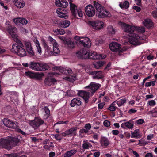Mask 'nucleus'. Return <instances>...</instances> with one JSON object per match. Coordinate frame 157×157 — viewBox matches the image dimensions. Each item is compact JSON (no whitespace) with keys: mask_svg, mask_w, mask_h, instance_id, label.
I'll return each mask as SVG.
<instances>
[{"mask_svg":"<svg viewBox=\"0 0 157 157\" xmlns=\"http://www.w3.org/2000/svg\"><path fill=\"white\" fill-rule=\"evenodd\" d=\"M133 123V120H130L126 122V127L129 129H132L134 126Z\"/></svg>","mask_w":157,"mask_h":157,"instance_id":"obj_31","label":"nucleus"},{"mask_svg":"<svg viewBox=\"0 0 157 157\" xmlns=\"http://www.w3.org/2000/svg\"><path fill=\"white\" fill-rule=\"evenodd\" d=\"M76 54L80 55L82 58H88L93 60L102 59L106 57L105 55L103 56L102 54H98L97 52H94L87 51L84 49L78 52Z\"/></svg>","mask_w":157,"mask_h":157,"instance_id":"obj_2","label":"nucleus"},{"mask_svg":"<svg viewBox=\"0 0 157 157\" xmlns=\"http://www.w3.org/2000/svg\"><path fill=\"white\" fill-rule=\"evenodd\" d=\"M55 3L56 6L63 8L67 7L68 5L66 0H55Z\"/></svg>","mask_w":157,"mask_h":157,"instance_id":"obj_16","label":"nucleus"},{"mask_svg":"<svg viewBox=\"0 0 157 157\" xmlns=\"http://www.w3.org/2000/svg\"><path fill=\"white\" fill-rule=\"evenodd\" d=\"M83 143L82 144V147L84 149H88V142L83 141Z\"/></svg>","mask_w":157,"mask_h":157,"instance_id":"obj_49","label":"nucleus"},{"mask_svg":"<svg viewBox=\"0 0 157 157\" xmlns=\"http://www.w3.org/2000/svg\"><path fill=\"white\" fill-rule=\"evenodd\" d=\"M9 138V142L10 146L11 147V149L13 147L16 146H18L19 143L20 141V140L17 137H10Z\"/></svg>","mask_w":157,"mask_h":157,"instance_id":"obj_14","label":"nucleus"},{"mask_svg":"<svg viewBox=\"0 0 157 157\" xmlns=\"http://www.w3.org/2000/svg\"><path fill=\"white\" fill-rule=\"evenodd\" d=\"M24 45L26 47L27 52L28 53L29 56H34V53L32 49L30 43L29 42L25 41Z\"/></svg>","mask_w":157,"mask_h":157,"instance_id":"obj_15","label":"nucleus"},{"mask_svg":"<svg viewBox=\"0 0 157 157\" xmlns=\"http://www.w3.org/2000/svg\"><path fill=\"white\" fill-rule=\"evenodd\" d=\"M78 95L83 98L85 103H87L88 102L90 95L89 92L80 90L78 91Z\"/></svg>","mask_w":157,"mask_h":157,"instance_id":"obj_13","label":"nucleus"},{"mask_svg":"<svg viewBox=\"0 0 157 157\" xmlns=\"http://www.w3.org/2000/svg\"><path fill=\"white\" fill-rule=\"evenodd\" d=\"M137 112V110L134 109L133 108L130 109L128 112V113L129 114H132L134 113Z\"/></svg>","mask_w":157,"mask_h":157,"instance_id":"obj_52","label":"nucleus"},{"mask_svg":"<svg viewBox=\"0 0 157 157\" xmlns=\"http://www.w3.org/2000/svg\"><path fill=\"white\" fill-rule=\"evenodd\" d=\"M147 103L150 106H154L156 104V102L154 100H151L148 101Z\"/></svg>","mask_w":157,"mask_h":157,"instance_id":"obj_48","label":"nucleus"},{"mask_svg":"<svg viewBox=\"0 0 157 157\" xmlns=\"http://www.w3.org/2000/svg\"><path fill=\"white\" fill-rule=\"evenodd\" d=\"M7 157H17V153H13L10 154H6Z\"/></svg>","mask_w":157,"mask_h":157,"instance_id":"obj_47","label":"nucleus"},{"mask_svg":"<svg viewBox=\"0 0 157 157\" xmlns=\"http://www.w3.org/2000/svg\"><path fill=\"white\" fill-rule=\"evenodd\" d=\"M65 72H64V74H71V73L72 72V71L71 69H65Z\"/></svg>","mask_w":157,"mask_h":157,"instance_id":"obj_53","label":"nucleus"},{"mask_svg":"<svg viewBox=\"0 0 157 157\" xmlns=\"http://www.w3.org/2000/svg\"><path fill=\"white\" fill-rule=\"evenodd\" d=\"M118 24L122 27H124L125 31L128 33V36L130 37L129 41L132 44L138 45L140 44L141 43L140 41L141 40L140 37L138 34H136L135 32L137 30L141 33H143L145 32V29L144 28H138L134 26H131L124 22L120 21Z\"/></svg>","mask_w":157,"mask_h":157,"instance_id":"obj_1","label":"nucleus"},{"mask_svg":"<svg viewBox=\"0 0 157 157\" xmlns=\"http://www.w3.org/2000/svg\"><path fill=\"white\" fill-rule=\"evenodd\" d=\"M36 46L37 48V51L40 54L41 53V47H40V44L38 45H36Z\"/></svg>","mask_w":157,"mask_h":157,"instance_id":"obj_59","label":"nucleus"},{"mask_svg":"<svg viewBox=\"0 0 157 157\" xmlns=\"http://www.w3.org/2000/svg\"><path fill=\"white\" fill-rule=\"evenodd\" d=\"M121 45L116 42H113L109 45V47L112 51L114 52H117L121 51Z\"/></svg>","mask_w":157,"mask_h":157,"instance_id":"obj_12","label":"nucleus"},{"mask_svg":"<svg viewBox=\"0 0 157 157\" xmlns=\"http://www.w3.org/2000/svg\"><path fill=\"white\" fill-rule=\"evenodd\" d=\"M143 23L144 26L147 28L150 29L154 26V24L152 21L150 19H146L144 20Z\"/></svg>","mask_w":157,"mask_h":157,"instance_id":"obj_22","label":"nucleus"},{"mask_svg":"<svg viewBox=\"0 0 157 157\" xmlns=\"http://www.w3.org/2000/svg\"><path fill=\"white\" fill-rule=\"evenodd\" d=\"M77 129L78 128L77 127H74L66 131L67 136L71 137L76 136V131Z\"/></svg>","mask_w":157,"mask_h":157,"instance_id":"obj_19","label":"nucleus"},{"mask_svg":"<svg viewBox=\"0 0 157 157\" xmlns=\"http://www.w3.org/2000/svg\"><path fill=\"white\" fill-rule=\"evenodd\" d=\"M59 34L61 35H63L65 33V32L64 30L62 29H59Z\"/></svg>","mask_w":157,"mask_h":157,"instance_id":"obj_58","label":"nucleus"},{"mask_svg":"<svg viewBox=\"0 0 157 157\" xmlns=\"http://www.w3.org/2000/svg\"><path fill=\"white\" fill-rule=\"evenodd\" d=\"M154 58V56L153 55H149L147 56V59L148 60H151L153 59Z\"/></svg>","mask_w":157,"mask_h":157,"instance_id":"obj_61","label":"nucleus"},{"mask_svg":"<svg viewBox=\"0 0 157 157\" xmlns=\"http://www.w3.org/2000/svg\"><path fill=\"white\" fill-rule=\"evenodd\" d=\"M79 17H83V14L81 8H79L78 11H77V14Z\"/></svg>","mask_w":157,"mask_h":157,"instance_id":"obj_46","label":"nucleus"},{"mask_svg":"<svg viewBox=\"0 0 157 157\" xmlns=\"http://www.w3.org/2000/svg\"><path fill=\"white\" fill-rule=\"evenodd\" d=\"M75 39L79 40L80 44L84 47H89L90 46V41L89 39L87 37L80 38L78 36H76Z\"/></svg>","mask_w":157,"mask_h":157,"instance_id":"obj_7","label":"nucleus"},{"mask_svg":"<svg viewBox=\"0 0 157 157\" xmlns=\"http://www.w3.org/2000/svg\"><path fill=\"white\" fill-rule=\"evenodd\" d=\"M56 12H61L63 13H66L68 14L67 11L64 8H58L56 10Z\"/></svg>","mask_w":157,"mask_h":157,"instance_id":"obj_44","label":"nucleus"},{"mask_svg":"<svg viewBox=\"0 0 157 157\" xmlns=\"http://www.w3.org/2000/svg\"><path fill=\"white\" fill-rule=\"evenodd\" d=\"M10 145L9 138L8 140L3 138L0 139V147L10 150L11 149V147Z\"/></svg>","mask_w":157,"mask_h":157,"instance_id":"obj_11","label":"nucleus"},{"mask_svg":"<svg viewBox=\"0 0 157 157\" xmlns=\"http://www.w3.org/2000/svg\"><path fill=\"white\" fill-rule=\"evenodd\" d=\"M116 102H113V103L111 104L109 107V110L111 111H115L116 109V107L115 106Z\"/></svg>","mask_w":157,"mask_h":157,"instance_id":"obj_40","label":"nucleus"},{"mask_svg":"<svg viewBox=\"0 0 157 157\" xmlns=\"http://www.w3.org/2000/svg\"><path fill=\"white\" fill-rule=\"evenodd\" d=\"M100 155V152L99 151L96 152H95L93 155L95 157H99Z\"/></svg>","mask_w":157,"mask_h":157,"instance_id":"obj_62","label":"nucleus"},{"mask_svg":"<svg viewBox=\"0 0 157 157\" xmlns=\"http://www.w3.org/2000/svg\"><path fill=\"white\" fill-rule=\"evenodd\" d=\"M115 29L113 28L112 26H109V36L110 35L112 36L115 34Z\"/></svg>","mask_w":157,"mask_h":157,"instance_id":"obj_35","label":"nucleus"},{"mask_svg":"<svg viewBox=\"0 0 157 157\" xmlns=\"http://www.w3.org/2000/svg\"><path fill=\"white\" fill-rule=\"evenodd\" d=\"M33 122V125L37 127H39L44 123V121L40 118L36 119Z\"/></svg>","mask_w":157,"mask_h":157,"instance_id":"obj_27","label":"nucleus"},{"mask_svg":"<svg viewBox=\"0 0 157 157\" xmlns=\"http://www.w3.org/2000/svg\"><path fill=\"white\" fill-rule=\"evenodd\" d=\"M126 102V100L125 98H124L118 101L117 102V104L119 107H120L122 105Z\"/></svg>","mask_w":157,"mask_h":157,"instance_id":"obj_41","label":"nucleus"},{"mask_svg":"<svg viewBox=\"0 0 157 157\" xmlns=\"http://www.w3.org/2000/svg\"><path fill=\"white\" fill-rule=\"evenodd\" d=\"M35 73L33 72L30 71L25 72V74L26 76L33 79H34Z\"/></svg>","mask_w":157,"mask_h":157,"instance_id":"obj_38","label":"nucleus"},{"mask_svg":"<svg viewBox=\"0 0 157 157\" xmlns=\"http://www.w3.org/2000/svg\"><path fill=\"white\" fill-rule=\"evenodd\" d=\"M57 81L55 78L51 77H47L45 78L44 80V85L45 86L53 85Z\"/></svg>","mask_w":157,"mask_h":157,"instance_id":"obj_17","label":"nucleus"},{"mask_svg":"<svg viewBox=\"0 0 157 157\" xmlns=\"http://www.w3.org/2000/svg\"><path fill=\"white\" fill-rule=\"evenodd\" d=\"M43 109L44 110V111L46 113V115H44V117H46V118H45V119L46 120L48 117H49L50 115V111L49 108L47 106L44 107L43 108Z\"/></svg>","mask_w":157,"mask_h":157,"instance_id":"obj_32","label":"nucleus"},{"mask_svg":"<svg viewBox=\"0 0 157 157\" xmlns=\"http://www.w3.org/2000/svg\"><path fill=\"white\" fill-rule=\"evenodd\" d=\"M85 11L86 15L89 17L94 16L95 11L94 6L91 4L87 6L85 8Z\"/></svg>","mask_w":157,"mask_h":157,"instance_id":"obj_8","label":"nucleus"},{"mask_svg":"<svg viewBox=\"0 0 157 157\" xmlns=\"http://www.w3.org/2000/svg\"><path fill=\"white\" fill-rule=\"evenodd\" d=\"M119 6L122 9H123L124 7L125 9H127L129 7V3L128 1H125L124 2L123 4L122 3H120L119 4Z\"/></svg>","mask_w":157,"mask_h":157,"instance_id":"obj_37","label":"nucleus"},{"mask_svg":"<svg viewBox=\"0 0 157 157\" xmlns=\"http://www.w3.org/2000/svg\"><path fill=\"white\" fill-rule=\"evenodd\" d=\"M44 75L43 74H39L38 73H35V76L34 79L37 80H41L42 79V76Z\"/></svg>","mask_w":157,"mask_h":157,"instance_id":"obj_42","label":"nucleus"},{"mask_svg":"<svg viewBox=\"0 0 157 157\" xmlns=\"http://www.w3.org/2000/svg\"><path fill=\"white\" fill-rule=\"evenodd\" d=\"M24 45L21 41L20 43L13 44L12 46L11 51L21 57H23L26 55L25 49L23 48Z\"/></svg>","mask_w":157,"mask_h":157,"instance_id":"obj_4","label":"nucleus"},{"mask_svg":"<svg viewBox=\"0 0 157 157\" xmlns=\"http://www.w3.org/2000/svg\"><path fill=\"white\" fill-rule=\"evenodd\" d=\"M7 31L11 37L13 38L14 41L17 43H19L21 42V41L17 38L18 36L16 34L17 28L16 27L10 26L8 27L7 29Z\"/></svg>","mask_w":157,"mask_h":157,"instance_id":"obj_6","label":"nucleus"},{"mask_svg":"<svg viewBox=\"0 0 157 157\" xmlns=\"http://www.w3.org/2000/svg\"><path fill=\"white\" fill-rule=\"evenodd\" d=\"M34 61H31L29 63H22V65L24 67H29L30 69L33 70V66L32 65V64H34Z\"/></svg>","mask_w":157,"mask_h":157,"instance_id":"obj_34","label":"nucleus"},{"mask_svg":"<svg viewBox=\"0 0 157 157\" xmlns=\"http://www.w3.org/2000/svg\"><path fill=\"white\" fill-rule=\"evenodd\" d=\"M68 122V121H60L58 122H57L56 124H67Z\"/></svg>","mask_w":157,"mask_h":157,"instance_id":"obj_57","label":"nucleus"},{"mask_svg":"<svg viewBox=\"0 0 157 157\" xmlns=\"http://www.w3.org/2000/svg\"><path fill=\"white\" fill-rule=\"evenodd\" d=\"M14 22L16 24L19 23L23 25H25L27 23V20L24 18H18L14 19Z\"/></svg>","mask_w":157,"mask_h":157,"instance_id":"obj_26","label":"nucleus"},{"mask_svg":"<svg viewBox=\"0 0 157 157\" xmlns=\"http://www.w3.org/2000/svg\"><path fill=\"white\" fill-rule=\"evenodd\" d=\"M85 128L88 131L91 128V126L90 124H86L85 126Z\"/></svg>","mask_w":157,"mask_h":157,"instance_id":"obj_54","label":"nucleus"},{"mask_svg":"<svg viewBox=\"0 0 157 157\" xmlns=\"http://www.w3.org/2000/svg\"><path fill=\"white\" fill-rule=\"evenodd\" d=\"M49 52L50 55L56 56L59 54L60 51L58 48V45L56 41L53 44V51H50Z\"/></svg>","mask_w":157,"mask_h":157,"instance_id":"obj_18","label":"nucleus"},{"mask_svg":"<svg viewBox=\"0 0 157 157\" xmlns=\"http://www.w3.org/2000/svg\"><path fill=\"white\" fill-rule=\"evenodd\" d=\"M90 73L94 75L93 76L94 79H100L103 77V73L100 71H92Z\"/></svg>","mask_w":157,"mask_h":157,"instance_id":"obj_20","label":"nucleus"},{"mask_svg":"<svg viewBox=\"0 0 157 157\" xmlns=\"http://www.w3.org/2000/svg\"><path fill=\"white\" fill-rule=\"evenodd\" d=\"M55 155V153L54 152H51L49 153V157H54Z\"/></svg>","mask_w":157,"mask_h":157,"instance_id":"obj_63","label":"nucleus"},{"mask_svg":"<svg viewBox=\"0 0 157 157\" xmlns=\"http://www.w3.org/2000/svg\"><path fill=\"white\" fill-rule=\"evenodd\" d=\"M86 87L89 88L92 91L91 93H94L99 88L98 85L96 83H91L90 86H87Z\"/></svg>","mask_w":157,"mask_h":157,"instance_id":"obj_24","label":"nucleus"},{"mask_svg":"<svg viewBox=\"0 0 157 157\" xmlns=\"http://www.w3.org/2000/svg\"><path fill=\"white\" fill-rule=\"evenodd\" d=\"M136 123L137 124L141 125L145 123L144 120L143 119H140L136 121Z\"/></svg>","mask_w":157,"mask_h":157,"instance_id":"obj_45","label":"nucleus"},{"mask_svg":"<svg viewBox=\"0 0 157 157\" xmlns=\"http://www.w3.org/2000/svg\"><path fill=\"white\" fill-rule=\"evenodd\" d=\"M81 99L79 98H75L71 101L70 105L71 107H74L75 106H79L81 104Z\"/></svg>","mask_w":157,"mask_h":157,"instance_id":"obj_21","label":"nucleus"},{"mask_svg":"<svg viewBox=\"0 0 157 157\" xmlns=\"http://www.w3.org/2000/svg\"><path fill=\"white\" fill-rule=\"evenodd\" d=\"M100 143L102 146H107L108 145V139L105 137H102L100 140Z\"/></svg>","mask_w":157,"mask_h":157,"instance_id":"obj_30","label":"nucleus"},{"mask_svg":"<svg viewBox=\"0 0 157 157\" xmlns=\"http://www.w3.org/2000/svg\"><path fill=\"white\" fill-rule=\"evenodd\" d=\"M70 10L72 14L75 17H76L77 15V11L78 10L77 6L72 2L70 3Z\"/></svg>","mask_w":157,"mask_h":157,"instance_id":"obj_23","label":"nucleus"},{"mask_svg":"<svg viewBox=\"0 0 157 157\" xmlns=\"http://www.w3.org/2000/svg\"><path fill=\"white\" fill-rule=\"evenodd\" d=\"M94 6L96 10V15L99 18L106 17L108 11L101 5L96 1H94Z\"/></svg>","mask_w":157,"mask_h":157,"instance_id":"obj_3","label":"nucleus"},{"mask_svg":"<svg viewBox=\"0 0 157 157\" xmlns=\"http://www.w3.org/2000/svg\"><path fill=\"white\" fill-rule=\"evenodd\" d=\"M77 152V150L72 149L68 151L64 155V157H70L75 154Z\"/></svg>","mask_w":157,"mask_h":157,"instance_id":"obj_28","label":"nucleus"},{"mask_svg":"<svg viewBox=\"0 0 157 157\" xmlns=\"http://www.w3.org/2000/svg\"><path fill=\"white\" fill-rule=\"evenodd\" d=\"M152 15L155 18H157V11H153L152 12Z\"/></svg>","mask_w":157,"mask_h":157,"instance_id":"obj_55","label":"nucleus"},{"mask_svg":"<svg viewBox=\"0 0 157 157\" xmlns=\"http://www.w3.org/2000/svg\"><path fill=\"white\" fill-rule=\"evenodd\" d=\"M88 131L86 130V129L82 128L79 131V132L80 133H84L87 134L88 133Z\"/></svg>","mask_w":157,"mask_h":157,"instance_id":"obj_51","label":"nucleus"},{"mask_svg":"<svg viewBox=\"0 0 157 157\" xmlns=\"http://www.w3.org/2000/svg\"><path fill=\"white\" fill-rule=\"evenodd\" d=\"M112 133L114 135H117L119 133V131L117 130H113L112 131Z\"/></svg>","mask_w":157,"mask_h":157,"instance_id":"obj_60","label":"nucleus"},{"mask_svg":"<svg viewBox=\"0 0 157 157\" xmlns=\"http://www.w3.org/2000/svg\"><path fill=\"white\" fill-rule=\"evenodd\" d=\"M55 138L58 140H61L62 139V137L59 134H56L54 135Z\"/></svg>","mask_w":157,"mask_h":157,"instance_id":"obj_50","label":"nucleus"},{"mask_svg":"<svg viewBox=\"0 0 157 157\" xmlns=\"http://www.w3.org/2000/svg\"><path fill=\"white\" fill-rule=\"evenodd\" d=\"M70 22L69 21L65 20L62 22L61 23V27L63 28H67L70 25Z\"/></svg>","mask_w":157,"mask_h":157,"instance_id":"obj_36","label":"nucleus"},{"mask_svg":"<svg viewBox=\"0 0 157 157\" xmlns=\"http://www.w3.org/2000/svg\"><path fill=\"white\" fill-rule=\"evenodd\" d=\"M33 66V70L37 71H44L48 70L50 67L47 63H40L34 62Z\"/></svg>","mask_w":157,"mask_h":157,"instance_id":"obj_5","label":"nucleus"},{"mask_svg":"<svg viewBox=\"0 0 157 157\" xmlns=\"http://www.w3.org/2000/svg\"><path fill=\"white\" fill-rule=\"evenodd\" d=\"M4 125L9 128H14L17 126V124H15L12 120L8 118H4L2 120Z\"/></svg>","mask_w":157,"mask_h":157,"instance_id":"obj_9","label":"nucleus"},{"mask_svg":"<svg viewBox=\"0 0 157 157\" xmlns=\"http://www.w3.org/2000/svg\"><path fill=\"white\" fill-rule=\"evenodd\" d=\"M15 5L18 8L23 7L25 6V2L23 0H13Z\"/></svg>","mask_w":157,"mask_h":157,"instance_id":"obj_25","label":"nucleus"},{"mask_svg":"<svg viewBox=\"0 0 157 157\" xmlns=\"http://www.w3.org/2000/svg\"><path fill=\"white\" fill-rule=\"evenodd\" d=\"M133 9H134L137 12H140L141 10L140 8L137 6H134L133 7Z\"/></svg>","mask_w":157,"mask_h":157,"instance_id":"obj_56","label":"nucleus"},{"mask_svg":"<svg viewBox=\"0 0 157 157\" xmlns=\"http://www.w3.org/2000/svg\"><path fill=\"white\" fill-rule=\"evenodd\" d=\"M64 44H67L68 47L70 48H74L75 45V44L71 41H65Z\"/></svg>","mask_w":157,"mask_h":157,"instance_id":"obj_33","label":"nucleus"},{"mask_svg":"<svg viewBox=\"0 0 157 157\" xmlns=\"http://www.w3.org/2000/svg\"><path fill=\"white\" fill-rule=\"evenodd\" d=\"M58 16L59 17L61 18H64L65 19H67L68 18V14L66 13H63L61 12H56Z\"/></svg>","mask_w":157,"mask_h":157,"instance_id":"obj_39","label":"nucleus"},{"mask_svg":"<svg viewBox=\"0 0 157 157\" xmlns=\"http://www.w3.org/2000/svg\"><path fill=\"white\" fill-rule=\"evenodd\" d=\"M89 25L92 26L95 29L99 30L103 27V22L99 21H89Z\"/></svg>","mask_w":157,"mask_h":157,"instance_id":"obj_10","label":"nucleus"},{"mask_svg":"<svg viewBox=\"0 0 157 157\" xmlns=\"http://www.w3.org/2000/svg\"><path fill=\"white\" fill-rule=\"evenodd\" d=\"M145 157H153V155L151 153H148L146 154Z\"/></svg>","mask_w":157,"mask_h":157,"instance_id":"obj_64","label":"nucleus"},{"mask_svg":"<svg viewBox=\"0 0 157 157\" xmlns=\"http://www.w3.org/2000/svg\"><path fill=\"white\" fill-rule=\"evenodd\" d=\"M104 64V63L99 60L97 62H94L93 63V65L94 67L96 69H99L102 67Z\"/></svg>","mask_w":157,"mask_h":157,"instance_id":"obj_29","label":"nucleus"},{"mask_svg":"<svg viewBox=\"0 0 157 157\" xmlns=\"http://www.w3.org/2000/svg\"><path fill=\"white\" fill-rule=\"evenodd\" d=\"M139 136V133L136 131L135 130L132 133L131 136V138H138Z\"/></svg>","mask_w":157,"mask_h":157,"instance_id":"obj_43","label":"nucleus"}]
</instances>
